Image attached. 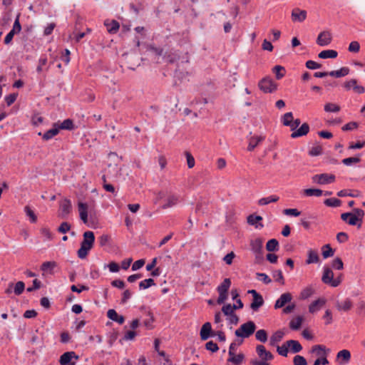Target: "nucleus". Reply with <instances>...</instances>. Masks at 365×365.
I'll return each instance as SVG.
<instances>
[{"mask_svg": "<svg viewBox=\"0 0 365 365\" xmlns=\"http://www.w3.org/2000/svg\"><path fill=\"white\" fill-rule=\"evenodd\" d=\"M256 328L257 327L254 322L248 321L235 330V334L237 337L248 338L255 333Z\"/></svg>", "mask_w": 365, "mask_h": 365, "instance_id": "nucleus-1", "label": "nucleus"}, {"mask_svg": "<svg viewBox=\"0 0 365 365\" xmlns=\"http://www.w3.org/2000/svg\"><path fill=\"white\" fill-rule=\"evenodd\" d=\"M364 211L360 208H354L349 217L347 224L351 226H357L358 228L361 227Z\"/></svg>", "mask_w": 365, "mask_h": 365, "instance_id": "nucleus-2", "label": "nucleus"}, {"mask_svg": "<svg viewBox=\"0 0 365 365\" xmlns=\"http://www.w3.org/2000/svg\"><path fill=\"white\" fill-rule=\"evenodd\" d=\"M322 281L326 284H329L333 287H338L341 283L340 277L334 279V273L332 270L327 267H324V272L322 277Z\"/></svg>", "mask_w": 365, "mask_h": 365, "instance_id": "nucleus-3", "label": "nucleus"}, {"mask_svg": "<svg viewBox=\"0 0 365 365\" xmlns=\"http://www.w3.org/2000/svg\"><path fill=\"white\" fill-rule=\"evenodd\" d=\"M258 87L265 93H272L277 91V84L269 77H264L259 81Z\"/></svg>", "mask_w": 365, "mask_h": 365, "instance_id": "nucleus-4", "label": "nucleus"}, {"mask_svg": "<svg viewBox=\"0 0 365 365\" xmlns=\"http://www.w3.org/2000/svg\"><path fill=\"white\" fill-rule=\"evenodd\" d=\"M336 177L333 174L322 173L317 174L312 177L313 183L318 185H327L335 181Z\"/></svg>", "mask_w": 365, "mask_h": 365, "instance_id": "nucleus-5", "label": "nucleus"}, {"mask_svg": "<svg viewBox=\"0 0 365 365\" xmlns=\"http://www.w3.org/2000/svg\"><path fill=\"white\" fill-rule=\"evenodd\" d=\"M217 331H215L212 329V325L210 322H205L201 327L200 331V336L202 341H206L210 337L217 336Z\"/></svg>", "mask_w": 365, "mask_h": 365, "instance_id": "nucleus-6", "label": "nucleus"}, {"mask_svg": "<svg viewBox=\"0 0 365 365\" xmlns=\"http://www.w3.org/2000/svg\"><path fill=\"white\" fill-rule=\"evenodd\" d=\"M73 359L77 361L79 356L73 351H66L60 356L59 364L61 365H76V361H72Z\"/></svg>", "mask_w": 365, "mask_h": 365, "instance_id": "nucleus-7", "label": "nucleus"}, {"mask_svg": "<svg viewBox=\"0 0 365 365\" xmlns=\"http://www.w3.org/2000/svg\"><path fill=\"white\" fill-rule=\"evenodd\" d=\"M72 210V205L70 200L65 198L60 202L58 217L63 219L67 218Z\"/></svg>", "mask_w": 365, "mask_h": 365, "instance_id": "nucleus-8", "label": "nucleus"}, {"mask_svg": "<svg viewBox=\"0 0 365 365\" xmlns=\"http://www.w3.org/2000/svg\"><path fill=\"white\" fill-rule=\"evenodd\" d=\"M83 240L81 243V245L86 247L88 250H91L95 242V235L92 231H86L83 233Z\"/></svg>", "mask_w": 365, "mask_h": 365, "instance_id": "nucleus-9", "label": "nucleus"}, {"mask_svg": "<svg viewBox=\"0 0 365 365\" xmlns=\"http://www.w3.org/2000/svg\"><path fill=\"white\" fill-rule=\"evenodd\" d=\"M332 37L329 31H324L321 32L317 38V43L320 46H328L331 41Z\"/></svg>", "mask_w": 365, "mask_h": 365, "instance_id": "nucleus-10", "label": "nucleus"}, {"mask_svg": "<svg viewBox=\"0 0 365 365\" xmlns=\"http://www.w3.org/2000/svg\"><path fill=\"white\" fill-rule=\"evenodd\" d=\"M291 17L294 22H303L307 18V11L299 8H294L292 11Z\"/></svg>", "mask_w": 365, "mask_h": 365, "instance_id": "nucleus-11", "label": "nucleus"}, {"mask_svg": "<svg viewBox=\"0 0 365 365\" xmlns=\"http://www.w3.org/2000/svg\"><path fill=\"white\" fill-rule=\"evenodd\" d=\"M336 360L340 365L347 364L351 360L350 351L347 349L339 351L336 354Z\"/></svg>", "mask_w": 365, "mask_h": 365, "instance_id": "nucleus-12", "label": "nucleus"}, {"mask_svg": "<svg viewBox=\"0 0 365 365\" xmlns=\"http://www.w3.org/2000/svg\"><path fill=\"white\" fill-rule=\"evenodd\" d=\"M292 296L289 292L282 294L274 304V309H277L283 307L287 303L292 301Z\"/></svg>", "mask_w": 365, "mask_h": 365, "instance_id": "nucleus-13", "label": "nucleus"}, {"mask_svg": "<svg viewBox=\"0 0 365 365\" xmlns=\"http://www.w3.org/2000/svg\"><path fill=\"white\" fill-rule=\"evenodd\" d=\"M59 130L56 124V123H54L53 124V128L48 130H47L46 133H44L43 134H42L41 132H39L38 133V135H41L42 136V139L43 140H51V138H53L54 136H56V135H58L59 133Z\"/></svg>", "mask_w": 365, "mask_h": 365, "instance_id": "nucleus-14", "label": "nucleus"}, {"mask_svg": "<svg viewBox=\"0 0 365 365\" xmlns=\"http://www.w3.org/2000/svg\"><path fill=\"white\" fill-rule=\"evenodd\" d=\"M104 26L109 34H115L120 28V24L116 20L106 19L104 21Z\"/></svg>", "mask_w": 365, "mask_h": 365, "instance_id": "nucleus-15", "label": "nucleus"}, {"mask_svg": "<svg viewBox=\"0 0 365 365\" xmlns=\"http://www.w3.org/2000/svg\"><path fill=\"white\" fill-rule=\"evenodd\" d=\"M309 124L307 123H304L299 129L296 130L291 134V138H297L299 137L306 135L309 133Z\"/></svg>", "mask_w": 365, "mask_h": 365, "instance_id": "nucleus-16", "label": "nucleus"}, {"mask_svg": "<svg viewBox=\"0 0 365 365\" xmlns=\"http://www.w3.org/2000/svg\"><path fill=\"white\" fill-rule=\"evenodd\" d=\"M58 130H73L76 128V126L73 123V120L70 118H67L64 120L62 123H59V122L56 123Z\"/></svg>", "mask_w": 365, "mask_h": 365, "instance_id": "nucleus-17", "label": "nucleus"}, {"mask_svg": "<svg viewBox=\"0 0 365 365\" xmlns=\"http://www.w3.org/2000/svg\"><path fill=\"white\" fill-rule=\"evenodd\" d=\"M326 303V300L323 298H319L312 302L309 307V312L312 314L315 313L319 310Z\"/></svg>", "mask_w": 365, "mask_h": 365, "instance_id": "nucleus-18", "label": "nucleus"}, {"mask_svg": "<svg viewBox=\"0 0 365 365\" xmlns=\"http://www.w3.org/2000/svg\"><path fill=\"white\" fill-rule=\"evenodd\" d=\"M107 316L110 319L118 323L119 324H123L125 322V317L122 315H119L116 311L113 309H109L107 312Z\"/></svg>", "mask_w": 365, "mask_h": 365, "instance_id": "nucleus-19", "label": "nucleus"}, {"mask_svg": "<svg viewBox=\"0 0 365 365\" xmlns=\"http://www.w3.org/2000/svg\"><path fill=\"white\" fill-rule=\"evenodd\" d=\"M312 353L316 354L317 356L322 357L324 355H328L330 350L327 349L324 345L317 344L312 347Z\"/></svg>", "mask_w": 365, "mask_h": 365, "instance_id": "nucleus-20", "label": "nucleus"}, {"mask_svg": "<svg viewBox=\"0 0 365 365\" xmlns=\"http://www.w3.org/2000/svg\"><path fill=\"white\" fill-rule=\"evenodd\" d=\"M256 351L259 357H263V356H264L265 360H272L273 359L272 354L270 351H267L263 345H257L256 347Z\"/></svg>", "mask_w": 365, "mask_h": 365, "instance_id": "nucleus-21", "label": "nucleus"}, {"mask_svg": "<svg viewBox=\"0 0 365 365\" xmlns=\"http://www.w3.org/2000/svg\"><path fill=\"white\" fill-rule=\"evenodd\" d=\"M264 304V299L261 294L254 297L250 304V308L257 312Z\"/></svg>", "mask_w": 365, "mask_h": 365, "instance_id": "nucleus-22", "label": "nucleus"}, {"mask_svg": "<svg viewBox=\"0 0 365 365\" xmlns=\"http://www.w3.org/2000/svg\"><path fill=\"white\" fill-rule=\"evenodd\" d=\"M353 306L352 302L349 299H345L344 302H337L336 307L339 311L348 312Z\"/></svg>", "mask_w": 365, "mask_h": 365, "instance_id": "nucleus-23", "label": "nucleus"}, {"mask_svg": "<svg viewBox=\"0 0 365 365\" xmlns=\"http://www.w3.org/2000/svg\"><path fill=\"white\" fill-rule=\"evenodd\" d=\"M264 139L262 136H252L249 139V145L247 150L249 151L253 150Z\"/></svg>", "mask_w": 365, "mask_h": 365, "instance_id": "nucleus-24", "label": "nucleus"}, {"mask_svg": "<svg viewBox=\"0 0 365 365\" xmlns=\"http://www.w3.org/2000/svg\"><path fill=\"white\" fill-rule=\"evenodd\" d=\"M286 344L290 348L292 353H298L302 350V346L297 340L290 339L287 341Z\"/></svg>", "mask_w": 365, "mask_h": 365, "instance_id": "nucleus-25", "label": "nucleus"}, {"mask_svg": "<svg viewBox=\"0 0 365 365\" xmlns=\"http://www.w3.org/2000/svg\"><path fill=\"white\" fill-rule=\"evenodd\" d=\"M251 250L255 252H263V242L260 238L252 240L250 243Z\"/></svg>", "mask_w": 365, "mask_h": 365, "instance_id": "nucleus-26", "label": "nucleus"}, {"mask_svg": "<svg viewBox=\"0 0 365 365\" xmlns=\"http://www.w3.org/2000/svg\"><path fill=\"white\" fill-rule=\"evenodd\" d=\"M350 69L348 67H341L339 70L329 72V76L334 78L344 77L349 73Z\"/></svg>", "mask_w": 365, "mask_h": 365, "instance_id": "nucleus-27", "label": "nucleus"}, {"mask_svg": "<svg viewBox=\"0 0 365 365\" xmlns=\"http://www.w3.org/2000/svg\"><path fill=\"white\" fill-rule=\"evenodd\" d=\"M304 321V318L302 316H298L289 322V326L292 330H299Z\"/></svg>", "mask_w": 365, "mask_h": 365, "instance_id": "nucleus-28", "label": "nucleus"}, {"mask_svg": "<svg viewBox=\"0 0 365 365\" xmlns=\"http://www.w3.org/2000/svg\"><path fill=\"white\" fill-rule=\"evenodd\" d=\"M272 72L275 74L276 78L280 80L285 76L286 70L284 66L277 65L272 68Z\"/></svg>", "mask_w": 365, "mask_h": 365, "instance_id": "nucleus-29", "label": "nucleus"}, {"mask_svg": "<svg viewBox=\"0 0 365 365\" xmlns=\"http://www.w3.org/2000/svg\"><path fill=\"white\" fill-rule=\"evenodd\" d=\"M319 262V255L317 251L309 250L308 251V258L306 260L307 264L317 263Z\"/></svg>", "mask_w": 365, "mask_h": 365, "instance_id": "nucleus-30", "label": "nucleus"}, {"mask_svg": "<svg viewBox=\"0 0 365 365\" xmlns=\"http://www.w3.org/2000/svg\"><path fill=\"white\" fill-rule=\"evenodd\" d=\"M338 56V53L334 50H324L321 51L318 56L320 58H334Z\"/></svg>", "mask_w": 365, "mask_h": 365, "instance_id": "nucleus-31", "label": "nucleus"}, {"mask_svg": "<svg viewBox=\"0 0 365 365\" xmlns=\"http://www.w3.org/2000/svg\"><path fill=\"white\" fill-rule=\"evenodd\" d=\"M303 193L305 196L307 197H319L323 194V191L318 188H307L303 190Z\"/></svg>", "mask_w": 365, "mask_h": 365, "instance_id": "nucleus-32", "label": "nucleus"}, {"mask_svg": "<svg viewBox=\"0 0 365 365\" xmlns=\"http://www.w3.org/2000/svg\"><path fill=\"white\" fill-rule=\"evenodd\" d=\"M284 335V333L282 330H277L275 331L270 338V344L273 346L276 343L279 342L282 339Z\"/></svg>", "mask_w": 365, "mask_h": 365, "instance_id": "nucleus-33", "label": "nucleus"}, {"mask_svg": "<svg viewBox=\"0 0 365 365\" xmlns=\"http://www.w3.org/2000/svg\"><path fill=\"white\" fill-rule=\"evenodd\" d=\"M279 200V197L277 195H270L267 197H262L259 200L258 204L259 205H266L271 202H276Z\"/></svg>", "mask_w": 365, "mask_h": 365, "instance_id": "nucleus-34", "label": "nucleus"}, {"mask_svg": "<svg viewBox=\"0 0 365 365\" xmlns=\"http://www.w3.org/2000/svg\"><path fill=\"white\" fill-rule=\"evenodd\" d=\"M266 249L269 252H274L279 250V242L276 239L268 240L266 244Z\"/></svg>", "mask_w": 365, "mask_h": 365, "instance_id": "nucleus-35", "label": "nucleus"}, {"mask_svg": "<svg viewBox=\"0 0 365 365\" xmlns=\"http://www.w3.org/2000/svg\"><path fill=\"white\" fill-rule=\"evenodd\" d=\"M231 286V280L230 278H225L223 282L217 287V292H228Z\"/></svg>", "mask_w": 365, "mask_h": 365, "instance_id": "nucleus-36", "label": "nucleus"}, {"mask_svg": "<svg viewBox=\"0 0 365 365\" xmlns=\"http://www.w3.org/2000/svg\"><path fill=\"white\" fill-rule=\"evenodd\" d=\"M322 256L324 259L331 257L334 255V250H333L329 244L324 245L322 247Z\"/></svg>", "mask_w": 365, "mask_h": 365, "instance_id": "nucleus-37", "label": "nucleus"}, {"mask_svg": "<svg viewBox=\"0 0 365 365\" xmlns=\"http://www.w3.org/2000/svg\"><path fill=\"white\" fill-rule=\"evenodd\" d=\"M244 359H245V355L242 353H240L237 355H235V354H234V355L229 357L227 361L229 362L233 363L235 365H240V364H242Z\"/></svg>", "mask_w": 365, "mask_h": 365, "instance_id": "nucleus-38", "label": "nucleus"}, {"mask_svg": "<svg viewBox=\"0 0 365 365\" xmlns=\"http://www.w3.org/2000/svg\"><path fill=\"white\" fill-rule=\"evenodd\" d=\"M324 203L328 207H337L341 205V201L339 199L331 197L326 199Z\"/></svg>", "mask_w": 365, "mask_h": 365, "instance_id": "nucleus-39", "label": "nucleus"}, {"mask_svg": "<svg viewBox=\"0 0 365 365\" xmlns=\"http://www.w3.org/2000/svg\"><path fill=\"white\" fill-rule=\"evenodd\" d=\"M255 338L257 341L265 343L267 341V332L264 329H259L255 333Z\"/></svg>", "mask_w": 365, "mask_h": 365, "instance_id": "nucleus-40", "label": "nucleus"}, {"mask_svg": "<svg viewBox=\"0 0 365 365\" xmlns=\"http://www.w3.org/2000/svg\"><path fill=\"white\" fill-rule=\"evenodd\" d=\"M155 283L154 279L152 278H149V279H146L141 281L139 283V288H140V289H148V288H149L152 286H155Z\"/></svg>", "mask_w": 365, "mask_h": 365, "instance_id": "nucleus-41", "label": "nucleus"}, {"mask_svg": "<svg viewBox=\"0 0 365 365\" xmlns=\"http://www.w3.org/2000/svg\"><path fill=\"white\" fill-rule=\"evenodd\" d=\"M340 106L335 103H328L324 105V110L326 112L337 113L340 110Z\"/></svg>", "mask_w": 365, "mask_h": 365, "instance_id": "nucleus-42", "label": "nucleus"}, {"mask_svg": "<svg viewBox=\"0 0 365 365\" xmlns=\"http://www.w3.org/2000/svg\"><path fill=\"white\" fill-rule=\"evenodd\" d=\"M178 202V197L175 195H170L168 197L167 203L163 205L162 207L163 209H167L168 207H173Z\"/></svg>", "mask_w": 365, "mask_h": 365, "instance_id": "nucleus-43", "label": "nucleus"}, {"mask_svg": "<svg viewBox=\"0 0 365 365\" xmlns=\"http://www.w3.org/2000/svg\"><path fill=\"white\" fill-rule=\"evenodd\" d=\"M361 161V158L359 155L355 157L346 158L342 160V163L346 166H350L353 163H358Z\"/></svg>", "mask_w": 365, "mask_h": 365, "instance_id": "nucleus-44", "label": "nucleus"}, {"mask_svg": "<svg viewBox=\"0 0 365 365\" xmlns=\"http://www.w3.org/2000/svg\"><path fill=\"white\" fill-rule=\"evenodd\" d=\"M236 309L237 307H235V304L231 305L230 304H227L222 307V312L225 315L229 316L230 314L235 313L234 311Z\"/></svg>", "mask_w": 365, "mask_h": 365, "instance_id": "nucleus-45", "label": "nucleus"}, {"mask_svg": "<svg viewBox=\"0 0 365 365\" xmlns=\"http://www.w3.org/2000/svg\"><path fill=\"white\" fill-rule=\"evenodd\" d=\"M25 289V284L22 281H19L16 283L14 289V292L16 295L19 296L23 293Z\"/></svg>", "mask_w": 365, "mask_h": 365, "instance_id": "nucleus-46", "label": "nucleus"}, {"mask_svg": "<svg viewBox=\"0 0 365 365\" xmlns=\"http://www.w3.org/2000/svg\"><path fill=\"white\" fill-rule=\"evenodd\" d=\"M272 276L276 282L280 283L282 285L284 284V279L282 274V272L280 269L274 271Z\"/></svg>", "mask_w": 365, "mask_h": 365, "instance_id": "nucleus-47", "label": "nucleus"}, {"mask_svg": "<svg viewBox=\"0 0 365 365\" xmlns=\"http://www.w3.org/2000/svg\"><path fill=\"white\" fill-rule=\"evenodd\" d=\"M293 120V113L292 112H288L284 114L282 118V122L284 125L288 126L290 125V122Z\"/></svg>", "mask_w": 365, "mask_h": 365, "instance_id": "nucleus-48", "label": "nucleus"}, {"mask_svg": "<svg viewBox=\"0 0 365 365\" xmlns=\"http://www.w3.org/2000/svg\"><path fill=\"white\" fill-rule=\"evenodd\" d=\"M24 211H25L26 215L30 217V221L32 223H35L37 221V217H36V214L29 206H26L24 207Z\"/></svg>", "mask_w": 365, "mask_h": 365, "instance_id": "nucleus-49", "label": "nucleus"}, {"mask_svg": "<svg viewBox=\"0 0 365 365\" xmlns=\"http://www.w3.org/2000/svg\"><path fill=\"white\" fill-rule=\"evenodd\" d=\"M331 267L333 269L341 270L344 268V263L341 258L336 257L331 262Z\"/></svg>", "mask_w": 365, "mask_h": 365, "instance_id": "nucleus-50", "label": "nucleus"}, {"mask_svg": "<svg viewBox=\"0 0 365 365\" xmlns=\"http://www.w3.org/2000/svg\"><path fill=\"white\" fill-rule=\"evenodd\" d=\"M262 220V217L259 215H250L247 217V222L251 225H255L257 222Z\"/></svg>", "mask_w": 365, "mask_h": 365, "instance_id": "nucleus-51", "label": "nucleus"}, {"mask_svg": "<svg viewBox=\"0 0 365 365\" xmlns=\"http://www.w3.org/2000/svg\"><path fill=\"white\" fill-rule=\"evenodd\" d=\"M309 154L311 156H318L322 154V148L321 145H316L311 148L309 151Z\"/></svg>", "mask_w": 365, "mask_h": 365, "instance_id": "nucleus-52", "label": "nucleus"}, {"mask_svg": "<svg viewBox=\"0 0 365 365\" xmlns=\"http://www.w3.org/2000/svg\"><path fill=\"white\" fill-rule=\"evenodd\" d=\"M205 349L213 353L217 352L219 350L217 344L212 341H210L205 344Z\"/></svg>", "mask_w": 365, "mask_h": 365, "instance_id": "nucleus-53", "label": "nucleus"}, {"mask_svg": "<svg viewBox=\"0 0 365 365\" xmlns=\"http://www.w3.org/2000/svg\"><path fill=\"white\" fill-rule=\"evenodd\" d=\"M56 266V263L54 262H45L41 266V269L43 272H46L48 269L52 270Z\"/></svg>", "mask_w": 365, "mask_h": 365, "instance_id": "nucleus-54", "label": "nucleus"}, {"mask_svg": "<svg viewBox=\"0 0 365 365\" xmlns=\"http://www.w3.org/2000/svg\"><path fill=\"white\" fill-rule=\"evenodd\" d=\"M293 363L294 365H307V362L305 358L300 355H296L294 357Z\"/></svg>", "mask_w": 365, "mask_h": 365, "instance_id": "nucleus-55", "label": "nucleus"}, {"mask_svg": "<svg viewBox=\"0 0 365 365\" xmlns=\"http://www.w3.org/2000/svg\"><path fill=\"white\" fill-rule=\"evenodd\" d=\"M71 229V225L67 222H62L58 227L57 230L60 233H66Z\"/></svg>", "mask_w": 365, "mask_h": 365, "instance_id": "nucleus-56", "label": "nucleus"}, {"mask_svg": "<svg viewBox=\"0 0 365 365\" xmlns=\"http://www.w3.org/2000/svg\"><path fill=\"white\" fill-rule=\"evenodd\" d=\"M359 49H360V45L358 41H354L349 43V46L348 48L349 51L356 53V52H359Z\"/></svg>", "mask_w": 365, "mask_h": 365, "instance_id": "nucleus-57", "label": "nucleus"}, {"mask_svg": "<svg viewBox=\"0 0 365 365\" xmlns=\"http://www.w3.org/2000/svg\"><path fill=\"white\" fill-rule=\"evenodd\" d=\"M257 277L259 280L262 281L265 284H269L272 280L269 276L265 273H257Z\"/></svg>", "mask_w": 365, "mask_h": 365, "instance_id": "nucleus-58", "label": "nucleus"}, {"mask_svg": "<svg viewBox=\"0 0 365 365\" xmlns=\"http://www.w3.org/2000/svg\"><path fill=\"white\" fill-rule=\"evenodd\" d=\"M283 213L286 215H292L294 217H297L301 214V212L295 208L285 209L283 210Z\"/></svg>", "mask_w": 365, "mask_h": 365, "instance_id": "nucleus-59", "label": "nucleus"}, {"mask_svg": "<svg viewBox=\"0 0 365 365\" xmlns=\"http://www.w3.org/2000/svg\"><path fill=\"white\" fill-rule=\"evenodd\" d=\"M21 30V26L19 22V16L16 19L12 29L10 31L13 32L14 34H19Z\"/></svg>", "mask_w": 365, "mask_h": 365, "instance_id": "nucleus-60", "label": "nucleus"}, {"mask_svg": "<svg viewBox=\"0 0 365 365\" xmlns=\"http://www.w3.org/2000/svg\"><path fill=\"white\" fill-rule=\"evenodd\" d=\"M306 67L309 69H318L322 67V64L318 63L314 61L309 60L306 62Z\"/></svg>", "mask_w": 365, "mask_h": 365, "instance_id": "nucleus-61", "label": "nucleus"}, {"mask_svg": "<svg viewBox=\"0 0 365 365\" xmlns=\"http://www.w3.org/2000/svg\"><path fill=\"white\" fill-rule=\"evenodd\" d=\"M349 239V236L346 232H341L336 235V240L339 243H344Z\"/></svg>", "mask_w": 365, "mask_h": 365, "instance_id": "nucleus-62", "label": "nucleus"}, {"mask_svg": "<svg viewBox=\"0 0 365 365\" xmlns=\"http://www.w3.org/2000/svg\"><path fill=\"white\" fill-rule=\"evenodd\" d=\"M89 250H90L87 249L86 247L81 245L80 249L78 250V257L80 259L86 258V256L88 255Z\"/></svg>", "mask_w": 365, "mask_h": 365, "instance_id": "nucleus-63", "label": "nucleus"}, {"mask_svg": "<svg viewBox=\"0 0 365 365\" xmlns=\"http://www.w3.org/2000/svg\"><path fill=\"white\" fill-rule=\"evenodd\" d=\"M365 147V141H358L356 143H350L349 146V150L361 149Z\"/></svg>", "mask_w": 365, "mask_h": 365, "instance_id": "nucleus-64", "label": "nucleus"}]
</instances>
